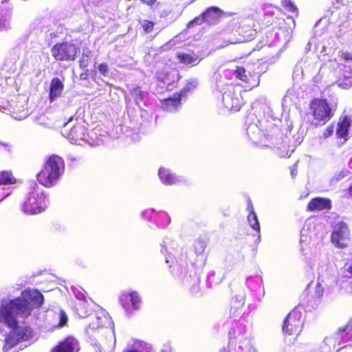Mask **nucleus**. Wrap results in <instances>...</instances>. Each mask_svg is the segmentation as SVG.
Returning <instances> with one entry per match:
<instances>
[{
  "label": "nucleus",
  "instance_id": "20",
  "mask_svg": "<svg viewBox=\"0 0 352 352\" xmlns=\"http://www.w3.org/2000/svg\"><path fill=\"white\" fill-rule=\"evenodd\" d=\"M64 84L58 78L52 79L50 86L49 98L51 101L59 98L63 91Z\"/></svg>",
  "mask_w": 352,
  "mask_h": 352
},
{
  "label": "nucleus",
  "instance_id": "46",
  "mask_svg": "<svg viewBox=\"0 0 352 352\" xmlns=\"http://www.w3.org/2000/svg\"><path fill=\"white\" fill-rule=\"evenodd\" d=\"M239 311V308L236 307H231L230 309V317L235 316Z\"/></svg>",
  "mask_w": 352,
  "mask_h": 352
},
{
  "label": "nucleus",
  "instance_id": "9",
  "mask_svg": "<svg viewBox=\"0 0 352 352\" xmlns=\"http://www.w3.org/2000/svg\"><path fill=\"white\" fill-rule=\"evenodd\" d=\"M11 331L6 336L3 346V351H8L17 344L29 340L33 336L32 329L29 326H19L18 321L15 324H6Z\"/></svg>",
  "mask_w": 352,
  "mask_h": 352
},
{
  "label": "nucleus",
  "instance_id": "14",
  "mask_svg": "<svg viewBox=\"0 0 352 352\" xmlns=\"http://www.w3.org/2000/svg\"><path fill=\"white\" fill-rule=\"evenodd\" d=\"M122 307L126 311L138 309L141 298L137 292L122 294L120 297Z\"/></svg>",
  "mask_w": 352,
  "mask_h": 352
},
{
  "label": "nucleus",
  "instance_id": "45",
  "mask_svg": "<svg viewBox=\"0 0 352 352\" xmlns=\"http://www.w3.org/2000/svg\"><path fill=\"white\" fill-rule=\"evenodd\" d=\"M85 71L80 74V79L82 80H86L89 77V70L85 69Z\"/></svg>",
  "mask_w": 352,
  "mask_h": 352
},
{
  "label": "nucleus",
  "instance_id": "40",
  "mask_svg": "<svg viewBox=\"0 0 352 352\" xmlns=\"http://www.w3.org/2000/svg\"><path fill=\"white\" fill-rule=\"evenodd\" d=\"M334 126L333 124L329 125L322 133V138H327L331 136L333 133Z\"/></svg>",
  "mask_w": 352,
  "mask_h": 352
},
{
  "label": "nucleus",
  "instance_id": "12",
  "mask_svg": "<svg viewBox=\"0 0 352 352\" xmlns=\"http://www.w3.org/2000/svg\"><path fill=\"white\" fill-rule=\"evenodd\" d=\"M350 231L347 224L343 221L338 223L331 234V242L339 248L347 247L349 240Z\"/></svg>",
  "mask_w": 352,
  "mask_h": 352
},
{
  "label": "nucleus",
  "instance_id": "29",
  "mask_svg": "<svg viewBox=\"0 0 352 352\" xmlns=\"http://www.w3.org/2000/svg\"><path fill=\"white\" fill-rule=\"evenodd\" d=\"M281 5L286 11L298 15V9L292 0H281Z\"/></svg>",
  "mask_w": 352,
  "mask_h": 352
},
{
  "label": "nucleus",
  "instance_id": "53",
  "mask_svg": "<svg viewBox=\"0 0 352 352\" xmlns=\"http://www.w3.org/2000/svg\"><path fill=\"white\" fill-rule=\"evenodd\" d=\"M351 288H352V283H351Z\"/></svg>",
  "mask_w": 352,
  "mask_h": 352
},
{
  "label": "nucleus",
  "instance_id": "8",
  "mask_svg": "<svg viewBox=\"0 0 352 352\" xmlns=\"http://www.w3.org/2000/svg\"><path fill=\"white\" fill-rule=\"evenodd\" d=\"M305 318L299 306L295 307L285 317L283 324L285 335L296 339L302 332Z\"/></svg>",
  "mask_w": 352,
  "mask_h": 352
},
{
  "label": "nucleus",
  "instance_id": "7",
  "mask_svg": "<svg viewBox=\"0 0 352 352\" xmlns=\"http://www.w3.org/2000/svg\"><path fill=\"white\" fill-rule=\"evenodd\" d=\"M260 29L271 28L272 30H289L295 27V20L292 16L286 19L278 17L273 11H265L263 18L260 19L258 13H255Z\"/></svg>",
  "mask_w": 352,
  "mask_h": 352
},
{
  "label": "nucleus",
  "instance_id": "16",
  "mask_svg": "<svg viewBox=\"0 0 352 352\" xmlns=\"http://www.w3.org/2000/svg\"><path fill=\"white\" fill-rule=\"evenodd\" d=\"M331 201L325 197H314L307 205L306 210L309 212L329 210L331 208Z\"/></svg>",
  "mask_w": 352,
  "mask_h": 352
},
{
  "label": "nucleus",
  "instance_id": "5",
  "mask_svg": "<svg viewBox=\"0 0 352 352\" xmlns=\"http://www.w3.org/2000/svg\"><path fill=\"white\" fill-rule=\"evenodd\" d=\"M45 196L36 185L30 188L21 206L23 212L28 215H34L43 212L47 208Z\"/></svg>",
  "mask_w": 352,
  "mask_h": 352
},
{
  "label": "nucleus",
  "instance_id": "43",
  "mask_svg": "<svg viewBox=\"0 0 352 352\" xmlns=\"http://www.w3.org/2000/svg\"><path fill=\"white\" fill-rule=\"evenodd\" d=\"M345 331H347V332H352V321H350L344 327L340 328L338 330L339 332H344Z\"/></svg>",
  "mask_w": 352,
  "mask_h": 352
},
{
  "label": "nucleus",
  "instance_id": "42",
  "mask_svg": "<svg viewBox=\"0 0 352 352\" xmlns=\"http://www.w3.org/2000/svg\"><path fill=\"white\" fill-rule=\"evenodd\" d=\"M160 215L162 218L164 219V222L162 223V226L164 227L167 226L170 221L168 215L164 212H161Z\"/></svg>",
  "mask_w": 352,
  "mask_h": 352
},
{
  "label": "nucleus",
  "instance_id": "44",
  "mask_svg": "<svg viewBox=\"0 0 352 352\" xmlns=\"http://www.w3.org/2000/svg\"><path fill=\"white\" fill-rule=\"evenodd\" d=\"M235 335V329L234 328H230L228 331V340L230 341L231 340L236 339Z\"/></svg>",
  "mask_w": 352,
  "mask_h": 352
},
{
  "label": "nucleus",
  "instance_id": "38",
  "mask_svg": "<svg viewBox=\"0 0 352 352\" xmlns=\"http://www.w3.org/2000/svg\"><path fill=\"white\" fill-rule=\"evenodd\" d=\"M98 69L102 75L106 76L109 72V65L107 63H102L98 65Z\"/></svg>",
  "mask_w": 352,
  "mask_h": 352
},
{
  "label": "nucleus",
  "instance_id": "27",
  "mask_svg": "<svg viewBox=\"0 0 352 352\" xmlns=\"http://www.w3.org/2000/svg\"><path fill=\"white\" fill-rule=\"evenodd\" d=\"M16 182L10 171L3 170L0 172V185L14 184Z\"/></svg>",
  "mask_w": 352,
  "mask_h": 352
},
{
  "label": "nucleus",
  "instance_id": "18",
  "mask_svg": "<svg viewBox=\"0 0 352 352\" xmlns=\"http://www.w3.org/2000/svg\"><path fill=\"white\" fill-rule=\"evenodd\" d=\"M110 323L109 317L100 311L91 315V322L87 326V331L103 328Z\"/></svg>",
  "mask_w": 352,
  "mask_h": 352
},
{
  "label": "nucleus",
  "instance_id": "31",
  "mask_svg": "<svg viewBox=\"0 0 352 352\" xmlns=\"http://www.w3.org/2000/svg\"><path fill=\"white\" fill-rule=\"evenodd\" d=\"M75 311L80 318H86L89 314V309L85 302H80L75 305Z\"/></svg>",
  "mask_w": 352,
  "mask_h": 352
},
{
  "label": "nucleus",
  "instance_id": "32",
  "mask_svg": "<svg viewBox=\"0 0 352 352\" xmlns=\"http://www.w3.org/2000/svg\"><path fill=\"white\" fill-rule=\"evenodd\" d=\"M91 51H87L86 53H83L82 54V56L78 61L80 69H85L91 63Z\"/></svg>",
  "mask_w": 352,
  "mask_h": 352
},
{
  "label": "nucleus",
  "instance_id": "13",
  "mask_svg": "<svg viewBox=\"0 0 352 352\" xmlns=\"http://www.w3.org/2000/svg\"><path fill=\"white\" fill-rule=\"evenodd\" d=\"M223 100L226 107L232 112H237L241 110L245 102L241 96V91L232 86L224 94Z\"/></svg>",
  "mask_w": 352,
  "mask_h": 352
},
{
  "label": "nucleus",
  "instance_id": "52",
  "mask_svg": "<svg viewBox=\"0 0 352 352\" xmlns=\"http://www.w3.org/2000/svg\"><path fill=\"white\" fill-rule=\"evenodd\" d=\"M347 272L352 275V264L349 267Z\"/></svg>",
  "mask_w": 352,
  "mask_h": 352
},
{
  "label": "nucleus",
  "instance_id": "21",
  "mask_svg": "<svg viewBox=\"0 0 352 352\" xmlns=\"http://www.w3.org/2000/svg\"><path fill=\"white\" fill-rule=\"evenodd\" d=\"M248 210L250 212L248 216V220L250 226L256 232V243H258L260 240V225L257 215L254 210L253 205L251 201H249L248 203Z\"/></svg>",
  "mask_w": 352,
  "mask_h": 352
},
{
  "label": "nucleus",
  "instance_id": "19",
  "mask_svg": "<svg viewBox=\"0 0 352 352\" xmlns=\"http://www.w3.org/2000/svg\"><path fill=\"white\" fill-rule=\"evenodd\" d=\"M223 14V12L219 8L211 6L201 13V16L204 22L210 25L217 23Z\"/></svg>",
  "mask_w": 352,
  "mask_h": 352
},
{
  "label": "nucleus",
  "instance_id": "4",
  "mask_svg": "<svg viewBox=\"0 0 352 352\" xmlns=\"http://www.w3.org/2000/svg\"><path fill=\"white\" fill-rule=\"evenodd\" d=\"M52 56L56 61H74L80 52V42L66 39L56 43L50 50Z\"/></svg>",
  "mask_w": 352,
  "mask_h": 352
},
{
  "label": "nucleus",
  "instance_id": "1",
  "mask_svg": "<svg viewBox=\"0 0 352 352\" xmlns=\"http://www.w3.org/2000/svg\"><path fill=\"white\" fill-rule=\"evenodd\" d=\"M258 30L260 28L255 14V19L248 16L240 21L232 20L222 32L227 37L228 44H236L252 41Z\"/></svg>",
  "mask_w": 352,
  "mask_h": 352
},
{
  "label": "nucleus",
  "instance_id": "41",
  "mask_svg": "<svg viewBox=\"0 0 352 352\" xmlns=\"http://www.w3.org/2000/svg\"><path fill=\"white\" fill-rule=\"evenodd\" d=\"M340 58L345 61L352 62V53L349 52H341Z\"/></svg>",
  "mask_w": 352,
  "mask_h": 352
},
{
  "label": "nucleus",
  "instance_id": "34",
  "mask_svg": "<svg viewBox=\"0 0 352 352\" xmlns=\"http://www.w3.org/2000/svg\"><path fill=\"white\" fill-rule=\"evenodd\" d=\"M10 17H7L6 14L0 12V31L8 30L10 28V24L8 20Z\"/></svg>",
  "mask_w": 352,
  "mask_h": 352
},
{
  "label": "nucleus",
  "instance_id": "49",
  "mask_svg": "<svg viewBox=\"0 0 352 352\" xmlns=\"http://www.w3.org/2000/svg\"><path fill=\"white\" fill-rule=\"evenodd\" d=\"M348 193L352 196V184L348 188Z\"/></svg>",
  "mask_w": 352,
  "mask_h": 352
},
{
  "label": "nucleus",
  "instance_id": "30",
  "mask_svg": "<svg viewBox=\"0 0 352 352\" xmlns=\"http://www.w3.org/2000/svg\"><path fill=\"white\" fill-rule=\"evenodd\" d=\"M206 248V242L201 239L195 241L193 243V250L197 255L202 254Z\"/></svg>",
  "mask_w": 352,
  "mask_h": 352
},
{
  "label": "nucleus",
  "instance_id": "25",
  "mask_svg": "<svg viewBox=\"0 0 352 352\" xmlns=\"http://www.w3.org/2000/svg\"><path fill=\"white\" fill-rule=\"evenodd\" d=\"M158 175L162 182L166 185H172L176 182V177L169 170L165 168H160Z\"/></svg>",
  "mask_w": 352,
  "mask_h": 352
},
{
  "label": "nucleus",
  "instance_id": "37",
  "mask_svg": "<svg viewBox=\"0 0 352 352\" xmlns=\"http://www.w3.org/2000/svg\"><path fill=\"white\" fill-rule=\"evenodd\" d=\"M141 2L146 6L151 7V8H154L155 9L158 8L162 3L157 0H140Z\"/></svg>",
  "mask_w": 352,
  "mask_h": 352
},
{
  "label": "nucleus",
  "instance_id": "11",
  "mask_svg": "<svg viewBox=\"0 0 352 352\" xmlns=\"http://www.w3.org/2000/svg\"><path fill=\"white\" fill-rule=\"evenodd\" d=\"M233 74L236 79L244 83V87L248 90H252L258 87L260 83V75L258 72H248L243 66H236Z\"/></svg>",
  "mask_w": 352,
  "mask_h": 352
},
{
  "label": "nucleus",
  "instance_id": "10",
  "mask_svg": "<svg viewBox=\"0 0 352 352\" xmlns=\"http://www.w3.org/2000/svg\"><path fill=\"white\" fill-rule=\"evenodd\" d=\"M63 134L73 143L82 145V143L89 142V134L87 129L80 123L74 125L67 122L64 124Z\"/></svg>",
  "mask_w": 352,
  "mask_h": 352
},
{
  "label": "nucleus",
  "instance_id": "17",
  "mask_svg": "<svg viewBox=\"0 0 352 352\" xmlns=\"http://www.w3.org/2000/svg\"><path fill=\"white\" fill-rule=\"evenodd\" d=\"M28 305L31 307V310L38 309L42 307L44 302L43 295L37 289L25 290L22 292Z\"/></svg>",
  "mask_w": 352,
  "mask_h": 352
},
{
  "label": "nucleus",
  "instance_id": "39",
  "mask_svg": "<svg viewBox=\"0 0 352 352\" xmlns=\"http://www.w3.org/2000/svg\"><path fill=\"white\" fill-rule=\"evenodd\" d=\"M204 22V19H202L201 14L199 16H196L192 20L189 21L188 25H187V27L188 28H190V27L193 26L195 24L196 25H200V24H201Z\"/></svg>",
  "mask_w": 352,
  "mask_h": 352
},
{
  "label": "nucleus",
  "instance_id": "26",
  "mask_svg": "<svg viewBox=\"0 0 352 352\" xmlns=\"http://www.w3.org/2000/svg\"><path fill=\"white\" fill-rule=\"evenodd\" d=\"M177 58L179 63L185 65H197L200 61L198 56H197L194 52L190 54L178 53L177 54Z\"/></svg>",
  "mask_w": 352,
  "mask_h": 352
},
{
  "label": "nucleus",
  "instance_id": "33",
  "mask_svg": "<svg viewBox=\"0 0 352 352\" xmlns=\"http://www.w3.org/2000/svg\"><path fill=\"white\" fill-rule=\"evenodd\" d=\"M324 294V288L321 283H317L315 289L314 295L311 297V299L315 301V302L317 301V300L320 299Z\"/></svg>",
  "mask_w": 352,
  "mask_h": 352
},
{
  "label": "nucleus",
  "instance_id": "6",
  "mask_svg": "<svg viewBox=\"0 0 352 352\" xmlns=\"http://www.w3.org/2000/svg\"><path fill=\"white\" fill-rule=\"evenodd\" d=\"M1 310L3 312L4 321L6 324H15L16 323V318L14 316L16 314H23L25 316L31 314V307L28 305L25 297L23 296L21 293V297H17L9 300L7 303L1 305Z\"/></svg>",
  "mask_w": 352,
  "mask_h": 352
},
{
  "label": "nucleus",
  "instance_id": "24",
  "mask_svg": "<svg viewBox=\"0 0 352 352\" xmlns=\"http://www.w3.org/2000/svg\"><path fill=\"white\" fill-rule=\"evenodd\" d=\"M351 126V120L348 116L340 118L338 123L336 135L338 138L346 139L348 135L349 129Z\"/></svg>",
  "mask_w": 352,
  "mask_h": 352
},
{
  "label": "nucleus",
  "instance_id": "48",
  "mask_svg": "<svg viewBox=\"0 0 352 352\" xmlns=\"http://www.w3.org/2000/svg\"><path fill=\"white\" fill-rule=\"evenodd\" d=\"M229 351V346L227 347H223L219 350V352H228Z\"/></svg>",
  "mask_w": 352,
  "mask_h": 352
},
{
  "label": "nucleus",
  "instance_id": "22",
  "mask_svg": "<svg viewBox=\"0 0 352 352\" xmlns=\"http://www.w3.org/2000/svg\"><path fill=\"white\" fill-rule=\"evenodd\" d=\"M182 94L176 93L173 96L163 99L162 104L165 111H171L175 110L180 104Z\"/></svg>",
  "mask_w": 352,
  "mask_h": 352
},
{
  "label": "nucleus",
  "instance_id": "3",
  "mask_svg": "<svg viewBox=\"0 0 352 352\" xmlns=\"http://www.w3.org/2000/svg\"><path fill=\"white\" fill-rule=\"evenodd\" d=\"M310 114L316 126H324L335 115L337 104H331L325 98H314L309 102Z\"/></svg>",
  "mask_w": 352,
  "mask_h": 352
},
{
  "label": "nucleus",
  "instance_id": "15",
  "mask_svg": "<svg viewBox=\"0 0 352 352\" xmlns=\"http://www.w3.org/2000/svg\"><path fill=\"white\" fill-rule=\"evenodd\" d=\"M79 342L73 336H68L54 346L50 352H78Z\"/></svg>",
  "mask_w": 352,
  "mask_h": 352
},
{
  "label": "nucleus",
  "instance_id": "50",
  "mask_svg": "<svg viewBox=\"0 0 352 352\" xmlns=\"http://www.w3.org/2000/svg\"><path fill=\"white\" fill-rule=\"evenodd\" d=\"M122 352H141V351H139L137 349H129V350L123 351Z\"/></svg>",
  "mask_w": 352,
  "mask_h": 352
},
{
  "label": "nucleus",
  "instance_id": "35",
  "mask_svg": "<svg viewBox=\"0 0 352 352\" xmlns=\"http://www.w3.org/2000/svg\"><path fill=\"white\" fill-rule=\"evenodd\" d=\"M154 26L155 23L148 20H144L142 24V28L145 33H151L153 30Z\"/></svg>",
  "mask_w": 352,
  "mask_h": 352
},
{
  "label": "nucleus",
  "instance_id": "28",
  "mask_svg": "<svg viewBox=\"0 0 352 352\" xmlns=\"http://www.w3.org/2000/svg\"><path fill=\"white\" fill-rule=\"evenodd\" d=\"M349 76H340L337 80V83L339 87L343 89H346L352 85V74L349 72Z\"/></svg>",
  "mask_w": 352,
  "mask_h": 352
},
{
  "label": "nucleus",
  "instance_id": "47",
  "mask_svg": "<svg viewBox=\"0 0 352 352\" xmlns=\"http://www.w3.org/2000/svg\"><path fill=\"white\" fill-rule=\"evenodd\" d=\"M4 320V316L3 312L1 310V307H0V323L2 322V320Z\"/></svg>",
  "mask_w": 352,
  "mask_h": 352
},
{
  "label": "nucleus",
  "instance_id": "2",
  "mask_svg": "<svg viewBox=\"0 0 352 352\" xmlns=\"http://www.w3.org/2000/svg\"><path fill=\"white\" fill-rule=\"evenodd\" d=\"M65 170L63 159L56 154L46 157L41 170L36 175L37 181L46 188L53 187Z\"/></svg>",
  "mask_w": 352,
  "mask_h": 352
},
{
  "label": "nucleus",
  "instance_id": "36",
  "mask_svg": "<svg viewBox=\"0 0 352 352\" xmlns=\"http://www.w3.org/2000/svg\"><path fill=\"white\" fill-rule=\"evenodd\" d=\"M67 316L66 313L63 310H60L59 313V321L58 322L57 326L58 327H62L65 326L67 323Z\"/></svg>",
  "mask_w": 352,
  "mask_h": 352
},
{
  "label": "nucleus",
  "instance_id": "51",
  "mask_svg": "<svg viewBox=\"0 0 352 352\" xmlns=\"http://www.w3.org/2000/svg\"><path fill=\"white\" fill-rule=\"evenodd\" d=\"M291 173H292V176H293V177H295V176H296V169L295 168V170H294V168H293V169L292 170V171H291Z\"/></svg>",
  "mask_w": 352,
  "mask_h": 352
},
{
  "label": "nucleus",
  "instance_id": "23",
  "mask_svg": "<svg viewBox=\"0 0 352 352\" xmlns=\"http://www.w3.org/2000/svg\"><path fill=\"white\" fill-rule=\"evenodd\" d=\"M10 112L15 119L22 120L28 116V110L23 102L13 101L10 104Z\"/></svg>",
  "mask_w": 352,
  "mask_h": 352
}]
</instances>
